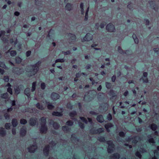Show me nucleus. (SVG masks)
Here are the masks:
<instances>
[{
  "instance_id": "nucleus-1",
  "label": "nucleus",
  "mask_w": 159,
  "mask_h": 159,
  "mask_svg": "<svg viewBox=\"0 0 159 159\" xmlns=\"http://www.w3.org/2000/svg\"><path fill=\"white\" fill-rule=\"evenodd\" d=\"M41 63V61H39L34 65L28 66V68H31V69L30 70L27 69L26 71L28 72H30L33 75L35 74L39 70V67Z\"/></svg>"
},
{
  "instance_id": "nucleus-2",
  "label": "nucleus",
  "mask_w": 159,
  "mask_h": 159,
  "mask_svg": "<svg viewBox=\"0 0 159 159\" xmlns=\"http://www.w3.org/2000/svg\"><path fill=\"white\" fill-rule=\"evenodd\" d=\"M37 148V145H32L27 148L28 152L31 153H34Z\"/></svg>"
},
{
  "instance_id": "nucleus-3",
  "label": "nucleus",
  "mask_w": 159,
  "mask_h": 159,
  "mask_svg": "<svg viewBox=\"0 0 159 159\" xmlns=\"http://www.w3.org/2000/svg\"><path fill=\"white\" fill-rule=\"evenodd\" d=\"M50 146L49 145H47L45 146L43 149V153L45 156H48L49 153L50 151Z\"/></svg>"
},
{
  "instance_id": "nucleus-4",
  "label": "nucleus",
  "mask_w": 159,
  "mask_h": 159,
  "mask_svg": "<svg viewBox=\"0 0 159 159\" xmlns=\"http://www.w3.org/2000/svg\"><path fill=\"white\" fill-rule=\"evenodd\" d=\"M92 35L89 33H87L83 39H82V42L84 41H89L92 40Z\"/></svg>"
},
{
  "instance_id": "nucleus-5",
  "label": "nucleus",
  "mask_w": 159,
  "mask_h": 159,
  "mask_svg": "<svg viewBox=\"0 0 159 159\" xmlns=\"http://www.w3.org/2000/svg\"><path fill=\"white\" fill-rule=\"evenodd\" d=\"M106 28L107 30L109 32H114L115 30L114 26L111 24H108L106 27Z\"/></svg>"
},
{
  "instance_id": "nucleus-6",
  "label": "nucleus",
  "mask_w": 159,
  "mask_h": 159,
  "mask_svg": "<svg viewBox=\"0 0 159 159\" xmlns=\"http://www.w3.org/2000/svg\"><path fill=\"white\" fill-rule=\"evenodd\" d=\"M145 152V150L143 148H141L139 150V151H137L135 153V156L139 158H141L142 155L141 152Z\"/></svg>"
},
{
  "instance_id": "nucleus-7",
  "label": "nucleus",
  "mask_w": 159,
  "mask_h": 159,
  "mask_svg": "<svg viewBox=\"0 0 159 159\" xmlns=\"http://www.w3.org/2000/svg\"><path fill=\"white\" fill-rule=\"evenodd\" d=\"M37 123V120L36 118H31L30 120V124L31 126H34Z\"/></svg>"
},
{
  "instance_id": "nucleus-8",
  "label": "nucleus",
  "mask_w": 159,
  "mask_h": 159,
  "mask_svg": "<svg viewBox=\"0 0 159 159\" xmlns=\"http://www.w3.org/2000/svg\"><path fill=\"white\" fill-rule=\"evenodd\" d=\"M108 104L107 103H103L101 105L100 107V110L103 109L104 111H106L108 108Z\"/></svg>"
},
{
  "instance_id": "nucleus-9",
  "label": "nucleus",
  "mask_w": 159,
  "mask_h": 159,
  "mask_svg": "<svg viewBox=\"0 0 159 159\" xmlns=\"http://www.w3.org/2000/svg\"><path fill=\"white\" fill-rule=\"evenodd\" d=\"M120 155L118 153L113 154L110 157V159H119L120 157Z\"/></svg>"
},
{
  "instance_id": "nucleus-10",
  "label": "nucleus",
  "mask_w": 159,
  "mask_h": 159,
  "mask_svg": "<svg viewBox=\"0 0 159 159\" xmlns=\"http://www.w3.org/2000/svg\"><path fill=\"white\" fill-rule=\"evenodd\" d=\"M50 125H52L53 127L55 129H58L59 127V125L57 123L54 122L53 121H51L49 122Z\"/></svg>"
},
{
  "instance_id": "nucleus-11",
  "label": "nucleus",
  "mask_w": 159,
  "mask_h": 159,
  "mask_svg": "<svg viewBox=\"0 0 159 159\" xmlns=\"http://www.w3.org/2000/svg\"><path fill=\"white\" fill-rule=\"evenodd\" d=\"M51 98L53 100H56L59 98L60 96L57 93H53L51 94Z\"/></svg>"
},
{
  "instance_id": "nucleus-12",
  "label": "nucleus",
  "mask_w": 159,
  "mask_h": 159,
  "mask_svg": "<svg viewBox=\"0 0 159 159\" xmlns=\"http://www.w3.org/2000/svg\"><path fill=\"white\" fill-rule=\"evenodd\" d=\"M40 130L41 133H46L47 131V128L46 125H41Z\"/></svg>"
},
{
  "instance_id": "nucleus-13",
  "label": "nucleus",
  "mask_w": 159,
  "mask_h": 159,
  "mask_svg": "<svg viewBox=\"0 0 159 159\" xmlns=\"http://www.w3.org/2000/svg\"><path fill=\"white\" fill-rule=\"evenodd\" d=\"M148 74L146 72H144L143 73V77L142 78V80L143 82L148 83V80L147 78ZM142 79H140V80H141Z\"/></svg>"
},
{
  "instance_id": "nucleus-14",
  "label": "nucleus",
  "mask_w": 159,
  "mask_h": 159,
  "mask_svg": "<svg viewBox=\"0 0 159 159\" xmlns=\"http://www.w3.org/2000/svg\"><path fill=\"white\" fill-rule=\"evenodd\" d=\"M30 89L29 88H27L25 89L24 91L25 94L27 96L28 98H30Z\"/></svg>"
},
{
  "instance_id": "nucleus-15",
  "label": "nucleus",
  "mask_w": 159,
  "mask_h": 159,
  "mask_svg": "<svg viewBox=\"0 0 159 159\" xmlns=\"http://www.w3.org/2000/svg\"><path fill=\"white\" fill-rule=\"evenodd\" d=\"M113 126V125L111 123L107 124L105 125V127L108 132H110L109 128Z\"/></svg>"
},
{
  "instance_id": "nucleus-16",
  "label": "nucleus",
  "mask_w": 159,
  "mask_h": 159,
  "mask_svg": "<svg viewBox=\"0 0 159 159\" xmlns=\"http://www.w3.org/2000/svg\"><path fill=\"white\" fill-rule=\"evenodd\" d=\"M97 120L100 123H102L104 121L103 116L101 115L98 116L97 118Z\"/></svg>"
},
{
  "instance_id": "nucleus-17",
  "label": "nucleus",
  "mask_w": 159,
  "mask_h": 159,
  "mask_svg": "<svg viewBox=\"0 0 159 159\" xmlns=\"http://www.w3.org/2000/svg\"><path fill=\"white\" fill-rule=\"evenodd\" d=\"M149 127L153 131H155L157 128V125L154 124H152L149 125Z\"/></svg>"
},
{
  "instance_id": "nucleus-18",
  "label": "nucleus",
  "mask_w": 159,
  "mask_h": 159,
  "mask_svg": "<svg viewBox=\"0 0 159 159\" xmlns=\"http://www.w3.org/2000/svg\"><path fill=\"white\" fill-rule=\"evenodd\" d=\"M6 134V132L5 129L2 127L0 128V135L2 136H4Z\"/></svg>"
},
{
  "instance_id": "nucleus-19",
  "label": "nucleus",
  "mask_w": 159,
  "mask_h": 159,
  "mask_svg": "<svg viewBox=\"0 0 159 159\" xmlns=\"http://www.w3.org/2000/svg\"><path fill=\"white\" fill-rule=\"evenodd\" d=\"M40 125L41 126L42 125H46V119L44 117H42L40 119Z\"/></svg>"
},
{
  "instance_id": "nucleus-20",
  "label": "nucleus",
  "mask_w": 159,
  "mask_h": 159,
  "mask_svg": "<svg viewBox=\"0 0 159 159\" xmlns=\"http://www.w3.org/2000/svg\"><path fill=\"white\" fill-rule=\"evenodd\" d=\"M11 123L12 125L14 127H16L18 124L17 120L15 119H12Z\"/></svg>"
},
{
  "instance_id": "nucleus-21",
  "label": "nucleus",
  "mask_w": 159,
  "mask_h": 159,
  "mask_svg": "<svg viewBox=\"0 0 159 159\" xmlns=\"http://www.w3.org/2000/svg\"><path fill=\"white\" fill-rule=\"evenodd\" d=\"M26 131L25 129L22 128L20 130V134L21 136H24L26 134Z\"/></svg>"
},
{
  "instance_id": "nucleus-22",
  "label": "nucleus",
  "mask_w": 159,
  "mask_h": 159,
  "mask_svg": "<svg viewBox=\"0 0 159 159\" xmlns=\"http://www.w3.org/2000/svg\"><path fill=\"white\" fill-rule=\"evenodd\" d=\"M52 114V115L56 116H62V114L61 112L57 111H54Z\"/></svg>"
},
{
  "instance_id": "nucleus-23",
  "label": "nucleus",
  "mask_w": 159,
  "mask_h": 159,
  "mask_svg": "<svg viewBox=\"0 0 159 159\" xmlns=\"http://www.w3.org/2000/svg\"><path fill=\"white\" fill-rule=\"evenodd\" d=\"M46 103L48 104L47 107L48 109L51 110L54 108V106L52 103L47 102H46Z\"/></svg>"
},
{
  "instance_id": "nucleus-24",
  "label": "nucleus",
  "mask_w": 159,
  "mask_h": 159,
  "mask_svg": "<svg viewBox=\"0 0 159 159\" xmlns=\"http://www.w3.org/2000/svg\"><path fill=\"white\" fill-rule=\"evenodd\" d=\"M72 8V5L70 3L67 4L65 7V8L66 10L68 11L70 10Z\"/></svg>"
},
{
  "instance_id": "nucleus-25",
  "label": "nucleus",
  "mask_w": 159,
  "mask_h": 159,
  "mask_svg": "<svg viewBox=\"0 0 159 159\" xmlns=\"http://www.w3.org/2000/svg\"><path fill=\"white\" fill-rule=\"evenodd\" d=\"M1 98L4 99H7L8 97V94L7 93L2 94L1 95Z\"/></svg>"
},
{
  "instance_id": "nucleus-26",
  "label": "nucleus",
  "mask_w": 159,
  "mask_h": 159,
  "mask_svg": "<svg viewBox=\"0 0 159 159\" xmlns=\"http://www.w3.org/2000/svg\"><path fill=\"white\" fill-rule=\"evenodd\" d=\"M36 107L38 108L41 110H43L44 109V107L42 105H40L39 103H38L36 104Z\"/></svg>"
},
{
  "instance_id": "nucleus-27",
  "label": "nucleus",
  "mask_w": 159,
  "mask_h": 159,
  "mask_svg": "<svg viewBox=\"0 0 159 159\" xmlns=\"http://www.w3.org/2000/svg\"><path fill=\"white\" fill-rule=\"evenodd\" d=\"M132 37L134 39L135 43H138L139 41L138 38H137L136 35L135 34H133L132 35Z\"/></svg>"
},
{
  "instance_id": "nucleus-28",
  "label": "nucleus",
  "mask_w": 159,
  "mask_h": 159,
  "mask_svg": "<svg viewBox=\"0 0 159 159\" xmlns=\"http://www.w3.org/2000/svg\"><path fill=\"white\" fill-rule=\"evenodd\" d=\"M108 149L110 150V148L111 147V148H115V145L112 142H110L109 143H108Z\"/></svg>"
},
{
  "instance_id": "nucleus-29",
  "label": "nucleus",
  "mask_w": 159,
  "mask_h": 159,
  "mask_svg": "<svg viewBox=\"0 0 159 159\" xmlns=\"http://www.w3.org/2000/svg\"><path fill=\"white\" fill-rule=\"evenodd\" d=\"M77 113L76 111H73L70 112L69 114V116L70 117H74L76 115Z\"/></svg>"
},
{
  "instance_id": "nucleus-30",
  "label": "nucleus",
  "mask_w": 159,
  "mask_h": 159,
  "mask_svg": "<svg viewBox=\"0 0 159 159\" xmlns=\"http://www.w3.org/2000/svg\"><path fill=\"white\" fill-rule=\"evenodd\" d=\"M118 52L121 54H126V52H124L120 47H118Z\"/></svg>"
},
{
  "instance_id": "nucleus-31",
  "label": "nucleus",
  "mask_w": 159,
  "mask_h": 159,
  "mask_svg": "<svg viewBox=\"0 0 159 159\" xmlns=\"http://www.w3.org/2000/svg\"><path fill=\"white\" fill-rule=\"evenodd\" d=\"M36 84V82H34L32 83V88L31 89V91L32 92L34 91L35 89Z\"/></svg>"
},
{
  "instance_id": "nucleus-32",
  "label": "nucleus",
  "mask_w": 159,
  "mask_h": 159,
  "mask_svg": "<svg viewBox=\"0 0 159 159\" xmlns=\"http://www.w3.org/2000/svg\"><path fill=\"white\" fill-rule=\"evenodd\" d=\"M69 128L66 126H64L62 127V130L65 132H67L69 130Z\"/></svg>"
},
{
  "instance_id": "nucleus-33",
  "label": "nucleus",
  "mask_w": 159,
  "mask_h": 159,
  "mask_svg": "<svg viewBox=\"0 0 159 159\" xmlns=\"http://www.w3.org/2000/svg\"><path fill=\"white\" fill-rule=\"evenodd\" d=\"M84 4L83 3H81L80 4V8H81V14H83L84 13V10L83 9Z\"/></svg>"
},
{
  "instance_id": "nucleus-34",
  "label": "nucleus",
  "mask_w": 159,
  "mask_h": 159,
  "mask_svg": "<svg viewBox=\"0 0 159 159\" xmlns=\"http://www.w3.org/2000/svg\"><path fill=\"white\" fill-rule=\"evenodd\" d=\"M10 54L12 57H14L16 55V52L15 51L12 50L10 52Z\"/></svg>"
},
{
  "instance_id": "nucleus-35",
  "label": "nucleus",
  "mask_w": 159,
  "mask_h": 159,
  "mask_svg": "<svg viewBox=\"0 0 159 159\" xmlns=\"http://www.w3.org/2000/svg\"><path fill=\"white\" fill-rule=\"evenodd\" d=\"M69 36L71 37L70 39L72 40H74L75 39V35L73 34H69L68 35Z\"/></svg>"
},
{
  "instance_id": "nucleus-36",
  "label": "nucleus",
  "mask_w": 159,
  "mask_h": 159,
  "mask_svg": "<svg viewBox=\"0 0 159 159\" xmlns=\"http://www.w3.org/2000/svg\"><path fill=\"white\" fill-rule=\"evenodd\" d=\"M125 135V133L123 131H120L119 133V135L120 136L124 137Z\"/></svg>"
},
{
  "instance_id": "nucleus-37",
  "label": "nucleus",
  "mask_w": 159,
  "mask_h": 159,
  "mask_svg": "<svg viewBox=\"0 0 159 159\" xmlns=\"http://www.w3.org/2000/svg\"><path fill=\"white\" fill-rule=\"evenodd\" d=\"M80 119L82 120V121L84 122L85 124H87L88 123V121L87 120L83 117H80Z\"/></svg>"
},
{
  "instance_id": "nucleus-38",
  "label": "nucleus",
  "mask_w": 159,
  "mask_h": 159,
  "mask_svg": "<svg viewBox=\"0 0 159 159\" xmlns=\"http://www.w3.org/2000/svg\"><path fill=\"white\" fill-rule=\"evenodd\" d=\"M115 148H111V147L110 148V150H109V149H108V147L107 148V151H108V152L109 153H112L114 151V150H115Z\"/></svg>"
},
{
  "instance_id": "nucleus-39",
  "label": "nucleus",
  "mask_w": 159,
  "mask_h": 159,
  "mask_svg": "<svg viewBox=\"0 0 159 159\" xmlns=\"http://www.w3.org/2000/svg\"><path fill=\"white\" fill-rule=\"evenodd\" d=\"M66 124L69 126H72L73 125V122L70 120H68L66 122Z\"/></svg>"
},
{
  "instance_id": "nucleus-40",
  "label": "nucleus",
  "mask_w": 159,
  "mask_h": 159,
  "mask_svg": "<svg viewBox=\"0 0 159 159\" xmlns=\"http://www.w3.org/2000/svg\"><path fill=\"white\" fill-rule=\"evenodd\" d=\"M20 123L22 124L25 125L27 123V121L25 119H21L20 120Z\"/></svg>"
},
{
  "instance_id": "nucleus-41",
  "label": "nucleus",
  "mask_w": 159,
  "mask_h": 159,
  "mask_svg": "<svg viewBox=\"0 0 159 159\" xmlns=\"http://www.w3.org/2000/svg\"><path fill=\"white\" fill-rule=\"evenodd\" d=\"M11 126V124L10 123H7L5 124V127L6 129H9Z\"/></svg>"
},
{
  "instance_id": "nucleus-42",
  "label": "nucleus",
  "mask_w": 159,
  "mask_h": 159,
  "mask_svg": "<svg viewBox=\"0 0 159 159\" xmlns=\"http://www.w3.org/2000/svg\"><path fill=\"white\" fill-rule=\"evenodd\" d=\"M106 86L107 88L108 89H110L111 87V83L107 82L106 83Z\"/></svg>"
},
{
  "instance_id": "nucleus-43",
  "label": "nucleus",
  "mask_w": 159,
  "mask_h": 159,
  "mask_svg": "<svg viewBox=\"0 0 159 159\" xmlns=\"http://www.w3.org/2000/svg\"><path fill=\"white\" fill-rule=\"evenodd\" d=\"M103 131V129L102 128H100L96 130V133H100Z\"/></svg>"
},
{
  "instance_id": "nucleus-44",
  "label": "nucleus",
  "mask_w": 159,
  "mask_h": 159,
  "mask_svg": "<svg viewBox=\"0 0 159 159\" xmlns=\"http://www.w3.org/2000/svg\"><path fill=\"white\" fill-rule=\"evenodd\" d=\"M64 62V60L63 59H58L55 61V63L58 62Z\"/></svg>"
},
{
  "instance_id": "nucleus-45",
  "label": "nucleus",
  "mask_w": 159,
  "mask_h": 159,
  "mask_svg": "<svg viewBox=\"0 0 159 159\" xmlns=\"http://www.w3.org/2000/svg\"><path fill=\"white\" fill-rule=\"evenodd\" d=\"M78 123L79 126L81 129H83L84 128V126L83 124L80 122H79Z\"/></svg>"
},
{
  "instance_id": "nucleus-46",
  "label": "nucleus",
  "mask_w": 159,
  "mask_h": 159,
  "mask_svg": "<svg viewBox=\"0 0 159 159\" xmlns=\"http://www.w3.org/2000/svg\"><path fill=\"white\" fill-rule=\"evenodd\" d=\"M16 61L17 63H19L21 62V59L20 58L17 57L16 58Z\"/></svg>"
},
{
  "instance_id": "nucleus-47",
  "label": "nucleus",
  "mask_w": 159,
  "mask_h": 159,
  "mask_svg": "<svg viewBox=\"0 0 159 159\" xmlns=\"http://www.w3.org/2000/svg\"><path fill=\"white\" fill-rule=\"evenodd\" d=\"M15 69L16 70V72L14 71V72H15L16 74L17 75H20L21 74V72H20V70L21 69H19V71H18V70L19 69L18 68H16Z\"/></svg>"
},
{
  "instance_id": "nucleus-48",
  "label": "nucleus",
  "mask_w": 159,
  "mask_h": 159,
  "mask_svg": "<svg viewBox=\"0 0 159 159\" xmlns=\"http://www.w3.org/2000/svg\"><path fill=\"white\" fill-rule=\"evenodd\" d=\"M15 91L16 93L18 94L20 92V90L19 88H17L15 89Z\"/></svg>"
},
{
  "instance_id": "nucleus-49",
  "label": "nucleus",
  "mask_w": 159,
  "mask_h": 159,
  "mask_svg": "<svg viewBox=\"0 0 159 159\" xmlns=\"http://www.w3.org/2000/svg\"><path fill=\"white\" fill-rule=\"evenodd\" d=\"M46 87V85L44 83H42L41 84V88L42 89H44Z\"/></svg>"
},
{
  "instance_id": "nucleus-50",
  "label": "nucleus",
  "mask_w": 159,
  "mask_h": 159,
  "mask_svg": "<svg viewBox=\"0 0 159 159\" xmlns=\"http://www.w3.org/2000/svg\"><path fill=\"white\" fill-rule=\"evenodd\" d=\"M112 116L110 113H109L107 116V119L108 120H111L112 119Z\"/></svg>"
},
{
  "instance_id": "nucleus-51",
  "label": "nucleus",
  "mask_w": 159,
  "mask_h": 159,
  "mask_svg": "<svg viewBox=\"0 0 159 159\" xmlns=\"http://www.w3.org/2000/svg\"><path fill=\"white\" fill-rule=\"evenodd\" d=\"M7 91L11 95H12V89L11 87H8L7 89Z\"/></svg>"
},
{
  "instance_id": "nucleus-52",
  "label": "nucleus",
  "mask_w": 159,
  "mask_h": 159,
  "mask_svg": "<svg viewBox=\"0 0 159 159\" xmlns=\"http://www.w3.org/2000/svg\"><path fill=\"white\" fill-rule=\"evenodd\" d=\"M3 80L5 82H8L9 80L8 76H5L4 77Z\"/></svg>"
},
{
  "instance_id": "nucleus-53",
  "label": "nucleus",
  "mask_w": 159,
  "mask_h": 159,
  "mask_svg": "<svg viewBox=\"0 0 159 159\" xmlns=\"http://www.w3.org/2000/svg\"><path fill=\"white\" fill-rule=\"evenodd\" d=\"M4 116L6 119H9L10 117L8 113H5L4 114Z\"/></svg>"
},
{
  "instance_id": "nucleus-54",
  "label": "nucleus",
  "mask_w": 159,
  "mask_h": 159,
  "mask_svg": "<svg viewBox=\"0 0 159 159\" xmlns=\"http://www.w3.org/2000/svg\"><path fill=\"white\" fill-rule=\"evenodd\" d=\"M31 53V52L30 51H28L26 52V55L27 57H28L29 56Z\"/></svg>"
},
{
  "instance_id": "nucleus-55",
  "label": "nucleus",
  "mask_w": 159,
  "mask_h": 159,
  "mask_svg": "<svg viewBox=\"0 0 159 159\" xmlns=\"http://www.w3.org/2000/svg\"><path fill=\"white\" fill-rule=\"evenodd\" d=\"M62 52L65 55L69 54L70 53V51H68L66 52Z\"/></svg>"
},
{
  "instance_id": "nucleus-56",
  "label": "nucleus",
  "mask_w": 159,
  "mask_h": 159,
  "mask_svg": "<svg viewBox=\"0 0 159 159\" xmlns=\"http://www.w3.org/2000/svg\"><path fill=\"white\" fill-rule=\"evenodd\" d=\"M2 40L4 43L8 41V40L7 38L2 37Z\"/></svg>"
},
{
  "instance_id": "nucleus-57",
  "label": "nucleus",
  "mask_w": 159,
  "mask_h": 159,
  "mask_svg": "<svg viewBox=\"0 0 159 159\" xmlns=\"http://www.w3.org/2000/svg\"><path fill=\"white\" fill-rule=\"evenodd\" d=\"M154 51L158 54L159 53V49L158 48H156L153 49Z\"/></svg>"
},
{
  "instance_id": "nucleus-58",
  "label": "nucleus",
  "mask_w": 159,
  "mask_h": 159,
  "mask_svg": "<svg viewBox=\"0 0 159 159\" xmlns=\"http://www.w3.org/2000/svg\"><path fill=\"white\" fill-rule=\"evenodd\" d=\"M5 34V32L4 31L2 30L0 32V37L2 35H4Z\"/></svg>"
},
{
  "instance_id": "nucleus-59",
  "label": "nucleus",
  "mask_w": 159,
  "mask_h": 159,
  "mask_svg": "<svg viewBox=\"0 0 159 159\" xmlns=\"http://www.w3.org/2000/svg\"><path fill=\"white\" fill-rule=\"evenodd\" d=\"M12 133L13 134L15 135L16 134V130L15 129L13 128L12 129Z\"/></svg>"
},
{
  "instance_id": "nucleus-60",
  "label": "nucleus",
  "mask_w": 159,
  "mask_h": 159,
  "mask_svg": "<svg viewBox=\"0 0 159 159\" xmlns=\"http://www.w3.org/2000/svg\"><path fill=\"white\" fill-rule=\"evenodd\" d=\"M67 108H69V109H71L72 108V106L71 105V104L70 103L67 104Z\"/></svg>"
},
{
  "instance_id": "nucleus-61",
  "label": "nucleus",
  "mask_w": 159,
  "mask_h": 159,
  "mask_svg": "<svg viewBox=\"0 0 159 159\" xmlns=\"http://www.w3.org/2000/svg\"><path fill=\"white\" fill-rule=\"evenodd\" d=\"M116 78V76H113L111 78V80L113 82H115V81Z\"/></svg>"
},
{
  "instance_id": "nucleus-62",
  "label": "nucleus",
  "mask_w": 159,
  "mask_h": 159,
  "mask_svg": "<svg viewBox=\"0 0 159 159\" xmlns=\"http://www.w3.org/2000/svg\"><path fill=\"white\" fill-rule=\"evenodd\" d=\"M4 72V70L3 69L0 68V73L2 75L3 74Z\"/></svg>"
},
{
  "instance_id": "nucleus-63",
  "label": "nucleus",
  "mask_w": 159,
  "mask_h": 159,
  "mask_svg": "<svg viewBox=\"0 0 159 159\" xmlns=\"http://www.w3.org/2000/svg\"><path fill=\"white\" fill-rule=\"evenodd\" d=\"M91 66V65L90 64H88L85 67V68L87 69H89Z\"/></svg>"
},
{
  "instance_id": "nucleus-64",
  "label": "nucleus",
  "mask_w": 159,
  "mask_h": 159,
  "mask_svg": "<svg viewBox=\"0 0 159 159\" xmlns=\"http://www.w3.org/2000/svg\"><path fill=\"white\" fill-rule=\"evenodd\" d=\"M81 74V73H80V72L76 73L75 75L76 77L78 78L80 77Z\"/></svg>"
}]
</instances>
